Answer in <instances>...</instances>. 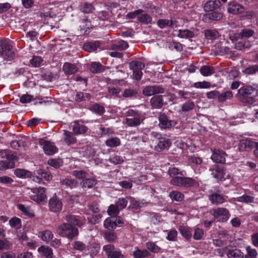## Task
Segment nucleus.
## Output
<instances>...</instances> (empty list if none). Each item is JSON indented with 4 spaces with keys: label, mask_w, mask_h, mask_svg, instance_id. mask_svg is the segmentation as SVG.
I'll return each mask as SVG.
<instances>
[{
    "label": "nucleus",
    "mask_w": 258,
    "mask_h": 258,
    "mask_svg": "<svg viewBox=\"0 0 258 258\" xmlns=\"http://www.w3.org/2000/svg\"><path fill=\"white\" fill-rule=\"evenodd\" d=\"M125 123L130 127L139 126L145 119L139 111L133 109H127L125 112Z\"/></svg>",
    "instance_id": "obj_1"
},
{
    "label": "nucleus",
    "mask_w": 258,
    "mask_h": 258,
    "mask_svg": "<svg viewBox=\"0 0 258 258\" xmlns=\"http://www.w3.org/2000/svg\"><path fill=\"white\" fill-rule=\"evenodd\" d=\"M0 55L7 61L14 58L15 54L9 40L5 39L0 41Z\"/></svg>",
    "instance_id": "obj_2"
},
{
    "label": "nucleus",
    "mask_w": 258,
    "mask_h": 258,
    "mask_svg": "<svg viewBox=\"0 0 258 258\" xmlns=\"http://www.w3.org/2000/svg\"><path fill=\"white\" fill-rule=\"evenodd\" d=\"M57 232L60 236L70 239H73L79 234L78 228L67 223H63L59 226Z\"/></svg>",
    "instance_id": "obj_3"
},
{
    "label": "nucleus",
    "mask_w": 258,
    "mask_h": 258,
    "mask_svg": "<svg viewBox=\"0 0 258 258\" xmlns=\"http://www.w3.org/2000/svg\"><path fill=\"white\" fill-rule=\"evenodd\" d=\"M0 157L5 158L7 161H0V170H5L15 167V161L18 160L17 156L13 154H10L6 151L0 152Z\"/></svg>",
    "instance_id": "obj_4"
},
{
    "label": "nucleus",
    "mask_w": 258,
    "mask_h": 258,
    "mask_svg": "<svg viewBox=\"0 0 258 258\" xmlns=\"http://www.w3.org/2000/svg\"><path fill=\"white\" fill-rule=\"evenodd\" d=\"M31 191L30 197L31 200L40 205L46 204L47 197L44 187L33 188Z\"/></svg>",
    "instance_id": "obj_5"
},
{
    "label": "nucleus",
    "mask_w": 258,
    "mask_h": 258,
    "mask_svg": "<svg viewBox=\"0 0 258 258\" xmlns=\"http://www.w3.org/2000/svg\"><path fill=\"white\" fill-rule=\"evenodd\" d=\"M238 94L246 101H250L251 99L258 95V90L255 88L248 86L240 89Z\"/></svg>",
    "instance_id": "obj_6"
},
{
    "label": "nucleus",
    "mask_w": 258,
    "mask_h": 258,
    "mask_svg": "<svg viewBox=\"0 0 258 258\" xmlns=\"http://www.w3.org/2000/svg\"><path fill=\"white\" fill-rule=\"evenodd\" d=\"M210 213L216 220L221 222L227 221L230 216L229 211L224 208H214L210 211Z\"/></svg>",
    "instance_id": "obj_7"
},
{
    "label": "nucleus",
    "mask_w": 258,
    "mask_h": 258,
    "mask_svg": "<svg viewBox=\"0 0 258 258\" xmlns=\"http://www.w3.org/2000/svg\"><path fill=\"white\" fill-rule=\"evenodd\" d=\"M130 68L133 71L134 78L136 80H140L143 76L142 70L145 64L139 61H133L130 63Z\"/></svg>",
    "instance_id": "obj_8"
},
{
    "label": "nucleus",
    "mask_w": 258,
    "mask_h": 258,
    "mask_svg": "<svg viewBox=\"0 0 258 258\" xmlns=\"http://www.w3.org/2000/svg\"><path fill=\"white\" fill-rule=\"evenodd\" d=\"M39 144L42 148L44 153L47 155H52L58 151V149L54 143L44 139H40L39 140Z\"/></svg>",
    "instance_id": "obj_9"
},
{
    "label": "nucleus",
    "mask_w": 258,
    "mask_h": 258,
    "mask_svg": "<svg viewBox=\"0 0 258 258\" xmlns=\"http://www.w3.org/2000/svg\"><path fill=\"white\" fill-rule=\"evenodd\" d=\"M103 250L108 258H124L119 249H116L113 245L107 244L103 247Z\"/></svg>",
    "instance_id": "obj_10"
},
{
    "label": "nucleus",
    "mask_w": 258,
    "mask_h": 258,
    "mask_svg": "<svg viewBox=\"0 0 258 258\" xmlns=\"http://www.w3.org/2000/svg\"><path fill=\"white\" fill-rule=\"evenodd\" d=\"M255 143L249 139H242L239 141L238 149L240 152L249 151L254 147Z\"/></svg>",
    "instance_id": "obj_11"
},
{
    "label": "nucleus",
    "mask_w": 258,
    "mask_h": 258,
    "mask_svg": "<svg viewBox=\"0 0 258 258\" xmlns=\"http://www.w3.org/2000/svg\"><path fill=\"white\" fill-rule=\"evenodd\" d=\"M49 208L53 212H57L61 210L62 204L60 200L56 197H52L49 201Z\"/></svg>",
    "instance_id": "obj_12"
},
{
    "label": "nucleus",
    "mask_w": 258,
    "mask_h": 258,
    "mask_svg": "<svg viewBox=\"0 0 258 258\" xmlns=\"http://www.w3.org/2000/svg\"><path fill=\"white\" fill-rule=\"evenodd\" d=\"M225 153L219 150H214L211 157V159L215 163H224L225 162Z\"/></svg>",
    "instance_id": "obj_13"
},
{
    "label": "nucleus",
    "mask_w": 258,
    "mask_h": 258,
    "mask_svg": "<svg viewBox=\"0 0 258 258\" xmlns=\"http://www.w3.org/2000/svg\"><path fill=\"white\" fill-rule=\"evenodd\" d=\"M179 21H181V19H178L177 21H173L172 20L167 19H160L157 21V25L161 29L166 28L168 26L171 27H177L180 25L177 24Z\"/></svg>",
    "instance_id": "obj_14"
},
{
    "label": "nucleus",
    "mask_w": 258,
    "mask_h": 258,
    "mask_svg": "<svg viewBox=\"0 0 258 258\" xmlns=\"http://www.w3.org/2000/svg\"><path fill=\"white\" fill-rule=\"evenodd\" d=\"M163 92V89L160 86L156 85L147 86L143 90V93L148 96Z\"/></svg>",
    "instance_id": "obj_15"
},
{
    "label": "nucleus",
    "mask_w": 258,
    "mask_h": 258,
    "mask_svg": "<svg viewBox=\"0 0 258 258\" xmlns=\"http://www.w3.org/2000/svg\"><path fill=\"white\" fill-rule=\"evenodd\" d=\"M159 126L162 128H168L175 126L176 124L174 120H169L167 117L164 115H160L159 117Z\"/></svg>",
    "instance_id": "obj_16"
},
{
    "label": "nucleus",
    "mask_w": 258,
    "mask_h": 258,
    "mask_svg": "<svg viewBox=\"0 0 258 258\" xmlns=\"http://www.w3.org/2000/svg\"><path fill=\"white\" fill-rule=\"evenodd\" d=\"M55 14L53 12H46L43 14V16L48 18L47 21L50 24V26L52 27L58 28V21L60 20L59 17H55Z\"/></svg>",
    "instance_id": "obj_17"
},
{
    "label": "nucleus",
    "mask_w": 258,
    "mask_h": 258,
    "mask_svg": "<svg viewBox=\"0 0 258 258\" xmlns=\"http://www.w3.org/2000/svg\"><path fill=\"white\" fill-rule=\"evenodd\" d=\"M214 178L219 180H224L230 177L229 173L223 168L217 166L215 173H212Z\"/></svg>",
    "instance_id": "obj_18"
},
{
    "label": "nucleus",
    "mask_w": 258,
    "mask_h": 258,
    "mask_svg": "<svg viewBox=\"0 0 258 258\" xmlns=\"http://www.w3.org/2000/svg\"><path fill=\"white\" fill-rule=\"evenodd\" d=\"M72 127L73 134L75 135H79L82 134H84L87 132L88 130L86 126L80 124L79 121H75L72 123Z\"/></svg>",
    "instance_id": "obj_19"
},
{
    "label": "nucleus",
    "mask_w": 258,
    "mask_h": 258,
    "mask_svg": "<svg viewBox=\"0 0 258 258\" xmlns=\"http://www.w3.org/2000/svg\"><path fill=\"white\" fill-rule=\"evenodd\" d=\"M66 220L68 222V224L72 226H81L85 223L84 219H82L77 216L69 215L66 217Z\"/></svg>",
    "instance_id": "obj_20"
},
{
    "label": "nucleus",
    "mask_w": 258,
    "mask_h": 258,
    "mask_svg": "<svg viewBox=\"0 0 258 258\" xmlns=\"http://www.w3.org/2000/svg\"><path fill=\"white\" fill-rule=\"evenodd\" d=\"M244 9V8L240 5L235 2H231L228 5V12L231 14H237L243 12Z\"/></svg>",
    "instance_id": "obj_21"
},
{
    "label": "nucleus",
    "mask_w": 258,
    "mask_h": 258,
    "mask_svg": "<svg viewBox=\"0 0 258 258\" xmlns=\"http://www.w3.org/2000/svg\"><path fill=\"white\" fill-rule=\"evenodd\" d=\"M211 202L214 205H219L223 203L225 199L223 196L217 192L212 193L209 196Z\"/></svg>",
    "instance_id": "obj_22"
},
{
    "label": "nucleus",
    "mask_w": 258,
    "mask_h": 258,
    "mask_svg": "<svg viewBox=\"0 0 258 258\" xmlns=\"http://www.w3.org/2000/svg\"><path fill=\"white\" fill-rule=\"evenodd\" d=\"M221 6V2L219 0L215 1H209L204 6V10L207 12H210L220 7Z\"/></svg>",
    "instance_id": "obj_23"
},
{
    "label": "nucleus",
    "mask_w": 258,
    "mask_h": 258,
    "mask_svg": "<svg viewBox=\"0 0 258 258\" xmlns=\"http://www.w3.org/2000/svg\"><path fill=\"white\" fill-rule=\"evenodd\" d=\"M188 161L191 164L192 168L195 171L196 169H200L202 167L203 160L200 157L191 156L189 157Z\"/></svg>",
    "instance_id": "obj_24"
},
{
    "label": "nucleus",
    "mask_w": 258,
    "mask_h": 258,
    "mask_svg": "<svg viewBox=\"0 0 258 258\" xmlns=\"http://www.w3.org/2000/svg\"><path fill=\"white\" fill-rule=\"evenodd\" d=\"M64 73L67 75H72L78 71V68L75 64L66 62L64 63L62 68Z\"/></svg>",
    "instance_id": "obj_25"
},
{
    "label": "nucleus",
    "mask_w": 258,
    "mask_h": 258,
    "mask_svg": "<svg viewBox=\"0 0 258 258\" xmlns=\"http://www.w3.org/2000/svg\"><path fill=\"white\" fill-rule=\"evenodd\" d=\"M223 15L221 13L214 12L204 16V20L207 22H210V21H219L222 19Z\"/></svg>",
    "instance_id": "obj_26"
},
{
    "label": "nucleus",
    "mask_w": 258,
    "mask_h": 258,
    "mask_svg": "<svg viewBox=\"0 0 258 258\" xmlns=\"http://www.w3.org/2000/svg\"><path fill=\"white\" fill-rule=\"evenodd\" d=\"M38 236L44 241L48 243L51 240L53 237L52 232L49 230H45L39 233Z\"/></svg>",
    "instance_id": "obj_27"
},
{
    "label": "nucleus",
    "mask_w": 258,
    "mask_h": 258,
    "mask_svg": "<svg viewBox=\"0 0 258 258\" xmlns=\"http://www.w3.org/2000/svg\"><path fill=\"white\" fill-rule=\"evenodd\" d=\"M100 47V43L97 41L86 42L84 44L83 49L88 52H93Z\"/></svg>",
    "instance_id": "obj_28"
},
{
    "label": "nucleus",
    "mask_w": 258,
    "mask_h": 258,
    "mask_svg": "<svg viewBox=\"0 0 258 258\" xmlns=\"http://www.w3.org/2000/svg\"><path fill=\"white\" fill-rule=\"evenodd\" d=\"M152 106L155 108H160L163 104L162 96L157 95L153 97L150 101Z\"/></svg>",
    "instance_id": "obj_29"
},
{
    "label": "nucleus",
    "mask_w": 258,
    "mask_h": 258,
    "mask_svg": "<svg viewBox=\"0 0 258 258\" xmlns=\"http://www.w3.org/2000/svg\"><path fill=\"white\" fill-rule=\"evenodd\" d=\"M178 32L177 36L181 38H192L195 35L193 31L188 29H179Z\"/></svg>",
    "instance_id": "obj_30"
},
{
    "label": "nucleus",
    "mask_w": 258,
    "mask_h": 258,
    "mask_svg": "<svg viewBox=\"0 0 258 258\" xmlns=\"http://www.w3.org/2000/svg\"><path fill=\"white\" fill-rule=\"evenodd\" d=\"M18 208L25 215L29 217H34L35 216L34 212L29 207H26L23 205L19 204Z\"/></svg>",
    "instance_id": "obj_31"
},
{
    "label": "nucleus",
    "mask_w": 258,
    "mask_h": 258,
    "mask_svg": "<svg viewBox=\"0 0 258 258\" xmlns=\"http://www.w3.org/2000/svg\"><path fill=\"white\" fill-rule=\"evenodd\" d=\"M168 173L171 179L173 178L174 177L177 176L178 175L184 176L186 174L185 171H180L178 168L176 167L169 168Z\"/></svg>",
    "instance_id": "obj_32"
},
{
    "label": "nucleus",
    "mask_w": 258,
    "mask_h": 258,
    "mask_svg": "<svg viewBox=\"0 0 258 258\" xmlns=\"http://www.w3.org/2000/svg\"><path fill=\"white\" fill-rule=\"evenodd\" d=\"M200 71L203 76L207 77L215 73V69L212 67L204 66L201 68Z\"/></svg>",
    "instance_id": "obj_33"
},
{
    "label": "nucleus",
    "mask_w": 258,
    "mask_h": 258,
    "mask_svg": "<svg viewBox=\"0 0 258 258\" xmlns=\"http://www.w3.org/2000/svg\"><path fill=\"white\" fill-rule=\"evenodd\" d=\"M136 248V249L133 252V256L134 258L146 257L150 255V252L146 249L141 250L138 248Z\"/></svg>",
    "instance_id": "obj_34"
},
{
    "label": "nucleus",
    "mask_w": 258,
    "mask_h": 258,
    "mask_svg": "<svg viewBox=\"0 0 258 258\" xmlns=\"http://www.w3.org/2000/svg\"><path fill=\"white\" fill-rule=\"evenodd\" d=\"M38 251L47 258H51L53 256L52 250L49 247L41 246L38 248Z\"/></svg>",
    "instance_id": "obj_35"
},
{
    "label": "nucleus",
    "mask_w": 258,
    "mask_h": 258,
    "mask_svg": "<svg viewBox=\"0 0 258 258\" xmlns=\"http://www.w3.org/2000/svg\"><path fill=\"white\" fill-rule=\"evenodd\" d=\"M178 230L181 235L186 239H189L191 237V233L189 228L181 225L179 227Z\"/></svg>",
    "instance_id": "obj_36"
},
{
    "label": "nucleus",
    "mask_w": 258,
    "mask_h": 258,
    "mask_svg": "<svg viewBox=\"0 0 258 258\" xmlns=\"http://www.w3.org/2000/svg\"><path fill=\"white\" fill-rule=\"evenodd\" d=\"M14 174L19 178H27L31 176V173L28 170L23 169H17L14 171Z\"/></svg>",
    "instance_id": "obj_37"
},
{
    "label": "nucleus",
    "mask_w": 258,
    "mask_h": 258,
    "mask_svg": "<svg viewBox=\"0 0 258 258\" xmlns=\"http://www.w3.org/2000/svg\"><path fill=\"white\" fill-rule=\"evenodd\" d=\"M96 183V180L93 178H86L83 179L81 183L83 188H90L93 187Z\"/></svg>",
    "instance_id": "obj_38"
},
{
    "label": "nucleus",
    "mask_w": 258,
    "mask_h": 258,
    "mask_svg": "<svg viewBox=\"0 0 258 258\" xmlns=\"http://www.w3.org/2000/svg\"><path fill=\"white\" fill-rule=\"evenodd\" d=\"M233 97L232 92L231 91H227L224 93H220L218 96V101L220 102L226 101L230 99Z\"/></svg>",
    "instance_id": "obj_39"
},
{
    "label": "nucleus",
    "mask_w": 258,
    "mask_h": 258,
    "mask_svg": "<svg viewBox=\"0 0 258 258\" xmlns=\"http://www.w3.org/2000/svg\"><path fill=\"white\" fill-rule=\"evenodd\" d=\"M146 246L148 250L153 253H158L161 250L160 247L157 245L155 242L152 241L146 242Z\"/></svg>",
    "instance_id": "obj_40"
},
{
    "label": "nucleus",
    "mask_w": 258,
    "mask_h": 258,
    "mask_svg": "<svg viewBox=\"0 0 258 258\" xmlns=\"http://www.w3.org/2000/svg\"><path fill=\"white\" fill-rule=\"evenodd\" d=\"M227 255L229 258H243V254L241 251L237 249H235L229 251Z\"/></svg>",
    "instance_id": "obj_41"
},
{
    "label": "nucleus",
    "mask_w": 258,
    "mask_h": 258,
    "mask_svg": "<svg viewBox=\"0 0 258 258\" xmlns=\"http://www.w3.org/2000/svg\"><path fill=\"white\" fill-rule=\"evenodd\" d=\"M120 144V140L116 137L110 138L107 140L105 142L106 145L109 147H117L119 146Z\"/></svg>",
    "instance_id": "obj_42"
},
{
    "label": "nucleus",
    "mask_w": 258,
    "mask_h": 258,
    "mask_svg": "<svg viewBox=\"0 0 258 258\" xmlns=\"http://www.w3.org/2000/svg\"><path fill=\"white\" fill-rule=\"evenodd\" d=\"M78 183V182L76 180L72 179L66 178L61 181L62 185L71 188L77 186Z\"/></svg>",
    "instance_id": "obj_43"
},
{
    "label": "nucleus",
    "mask_w": 258,
    "mask_h": 258,
    "mask_svg": "<svg viewBox=\"0 0 258 258\" xmlns=\"http://www.w3.org/2000/svg\"><path fill=\"white\" fill-rule=\"evenodd\" d=\"M64 135L65 136L64 140L68 144H74L77 141L76 138L73 135V134L69 131H64Z\"/></svg>",
    "instance_id": "obj_44"
},
{
    "label": "nucleus",
    "mask_w": 258,
    "mask_h": 258,
    "mask_svg": "<svg viewBox=\"0 0 258 258\" xmlns=\"http://www.w3.org/2000/svg\"><path fill=\"white\" fill-rule=\"evenodd\" d=\"M48 164L54 168H58L63 164V162L60 159H51L48 160Z\"/></svg>",
    "instance_id": "obj_45"
},
{
    "label": "nucleus",
    "mask_w": 258,
    "mask_h": 258,
    "mask_svg": "<svg viewBox=\"0 0 258 258\" xmlns=\"http://www.w3.org/2000/svg\"><path fill=\"white\" fill-rule=\"evenodd\" d=\"M169 146V142L168 140H162L160 141L155 149L156 151L160 152L165 149Z\"/></svg>",
    "instance_id": "obj_46"
},
{
    "label": "nucleus",
    "mask_w": 258,
    "mask_h": 258,
    "mask_svg": "<svg viewBox=\"0 0 258 258\" xmlns=\"http://www.w3.org/2000/svg\"><path fill=\"white\" fill-rule=\"evenodd\" d=\"M104 227L109 229H113L116 227V224L114 219H112L110 218H108L105 220L104 222Z\"/></svg>",
    "instance_id": "obj_47"
},
{
    "label": "nucleus",
    "mask_w": 258,
    "mask_h": 258,
    "mask_svg": "<svg viewBox=\"0 0 258 258\" xmlns=\"http://www.w3.org/2000/svg\"><path fill=\"white\" fill-rule=\"evenodd\" d=\"M91 71L93 73H99L103 71V66L99 62H93L90 67Z\"/></svg>",
    "instance_id": "obj_48"
},
{
    "label": "nucleus",
    "mask_w": 258,
    "mask_h": 258,
    "mask_svg": "<svg viewBox=\"0 0 258 258\" xmlns=\"http://www.w3.org/2000/svg\"><path fill=\"white\" fill-rule=\"evenodd\" d=\"M169 196L172 200L180 202L183 199V195L180 192L177 191H173L170 193Z\"/></svg>",
    "instance_id": "obj_49"
},
{
    "label": "nucleus",
    "mask_w": 258,
    "mask_h": 258,
    "mask_svg": "<svg viewBox=\"0 0 258 258\" xmlns=\"http://www.w3.org/2000/svg\"><path fill=\"white\" fill-rule=\"evenodd\" d=\"M245 249L247 252L245 258H255L256 257L257 252L256 249L251 248L250 246L246 247Z\"/></svg>",
    "instance_id": "obj_50"
},
{
    "label": "nucleus",
    "mask_w": 258,
    "mask_h": 258,
    "mask_svg": "<svg viewBox=\"0 0 258 258\" xmlns=\"http://www.w3.org/2000/svg\"><path fill=\"white\" fill-rule=\"evenodd\" d=\"M243 73L247 75H253L258 72V64H255L246 68L243 70Z\"/></svg>",
    "instance_id": "obj_51"
},
{
    "label": "nucleus",
    "mask_w": 258,
    "mask_h": 258,
    "mask_svg": "<svg viewBox=\"0 0 258 258\" xmlns=\"http://www.w3.org/2000/svg\"><path fill=\"white\" fill-rule=\"evenodd\" d=\"M205 37L210 39H214L219 36V33L216 30H208L205 32Z\"/></svg>",
    "instance_id": "obj_52"
},
{
    "label": "nucleus",
    "mask_w": 258,
    "mask_h": 258,
    "mask_svg": "<svg viewBox=\"0 0 258 258\" xmlns=\"http://www.w3.org/2000/svg\"><path fill=\"white\" fill-rule=\"evenodd\" d=\"M138 20L142 23H150L152 21L151 17L148 14H141L138 16Z\"/></svg>",
    "instance_id": "obj_53"
},
{
    "label": "nucleus",
    "mask_w": 258,
    "mask_h": 258,
    "mask_svg": "<svg viewBox=\"0 0 258 258\" xmlns=\"http://www.w3.org/2000/svg\"><path fill=\"white\" fill-rule=\"evenodd\" d=\"M119 211L120 210L115 204L111 205L107 210L108 215L111 216H114L118 215Z\"/></svg>",
    "instance_id": "obj_54"
},
{
    "label": "nucleus",
    "mask_w": 258,
    "mask_h": 258,
    "mask_svg": "<svg viewBox=\"0 0 258 258\" xmlns=\"http://www.w3.org/2000/svg\"><path fill=\"white\" fill-rule=\"evenodd\" d=\"M196 183V181L190 177H184L182 181L181 186L191 187L194 186Z\"/></svg>",
    "instance_id": "obj_55"
},
{
    "label": "nucleus",
    "mask_w": 258,
    "mask_h": 258,
    "mask_svg": "<svg viewBox=\"0 0 258 258\" xmlns=\"http://www.w3.org/2000/svg\"><path fill=\"white\" fill-rule=\"evenodd\" d=\"M194 87L199 89H208L210 88L211 83L207 81L198 82L194 83Z\"/></svg>",
    "instance_id": "obj_56"
},
{
    "label": "nucleus",
    "mask_w": 258,
    "mask_h": 258,
    "mask_svg": "<svg viewBox=\"0 0 258 258\" xmlns=\"http://www.w3.org/2000/svg\"><path fill=\"white\" fill-rule=\"evenodd\" d=\"M254 198L253 197L244 195L237 198V201L239 202H244L246 203H252L253 202Z\"/></svg>",
    "instance_id": "obj_57"
},
{
    "label": "nucleus",
    "mask_w": 258,
    "mask_h": 258,
    "mask_svg": "<svg viewBox=\"0 0 258 258\" xmlns=\"http://www.w3.org/2000/svg\"><path fill=\"white\" fill-rule=\"evenodd\" d=\"M204 235V231L202 229L196 227L194 230L193 237L195 240H200Z\"/></svg>",
    "instance_id": "obj_58"
},
{
    "label": "nucleus",
    "mask_w": 258,
    "mask_h": 258,
    "mask_svg": "<svg viewBox=\"0 0 258 258\" xmlns=\"http://www.w3.org/2000/svg\"><path fill=\"white\" fill-rule=\"evenodd\" d=\"M166 232H167V236L166 238L169 241H175L176 240L177 232L175 229H171L170 230H167Z\"/></svg>",
    "instance_id": "obj_59"
},
{
    "label": "nucleus",
    "mask_w": 258,
    "mask_h": 258,
    "mask_svg": "<svg viewBox=\"0 0 258 258\" xmlns=\"http://www.w3.org/2000/svg\"><path fill=\"white\" fill-rule=\"evenodd\" d=\"M82 11L85 13H90L94 10L93 6L87 3H85L82 5Z\"/></svg>",
    "instance_id": "obj_60"
},
{
    "label": "nucleus",
    "mask_w": 258,
    "mask_h": 258,
    "mask_svg": "<svg viewBox=\"0 0 258 258\" xmlns=\"http://www.w3.org/2000/svg\"><path fill=\"white\" fill-rule=\"evenodd\" d=\"M183 177L176 176L171 179L170 182L171 184L178 186H181Z\"/></svg>",
    "instance_id": "obj_61"
},
{
    "label": "nucleus",
    "mask_w": 258,
    "mask_h": 258,
    "mask_svg": "<svg viewBox=\"0 0 258 258\" xmlns=\"http://www.w3.org/2000/svg\"><path fill=\"white\" fill-rule=\"evenodd\" d=\"M127 203V201L124 198H120L115 203V205L120 211L125 208Z\"/></svg>",
    "instance_id": "obj_62"
},
{
    "label": "nucleus",
    "mask_w": 258,
    "mask_h": 258,
    "mask_svg": "<svg viewBox=\"0 0 258 258\" xmlns=\"http://www.w3.org/2000/svg\"><path fill=\"white\" fill-rule=\"evenodd\" d=\"M253 34V30L249 29H244L241 31L240 33L239 34V36H240L241 37L248 38L252 36Z\"/></svg>",
    "instance_id": "obj_63"
},
{
    "label": "nucleus",
    "mask_w": 258,
    "mask_h": 258,
    "mask_svg": "<svg viewBox=\"0 0 258 258\" xmlns=\"http://www.w3.org/2000/svg\"><path fill=\"white\" fill-rule=\"evenodd\" d=\"M37 174L40 177L41 179H44L46 180H49L51 178V175L49 173L41 169L37 170Z\"/></svg>",
    "instance_id": "obj_64"
}]
</instances>
